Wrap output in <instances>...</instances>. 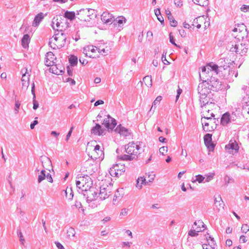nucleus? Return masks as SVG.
I'll use <instances>...</instances> for the list:
<instances>
[{
    "label": "nucleus",
    "instance_id": "c9c22d12",
    "mask_svg": "<svg viewBox=\"0 0 249 249\" xmlns=\"http://www.w3.org/2000/svg\"><path fill=\"white\" fill-rule=\"evenodd\" d=\"M64 193L68 199L71 200L72 199L73 193L72 188H66V189L64 190Z\"/></svg>",
    "mask_w": 249,
    "mask_h": 249
},
{
    "label": "nucleus",
    "instance_id": "c03bdc74",
    "mask_svg": "<svg viewBox=\"0 0 249 249\" xmlns=\"http://www.w3.org/2000/svg\"><path fill=\"white\" fill-rule=\"evenodd\" d=\"M161 99L162 97L160 96H159L156 98V99L155 100V101L153 102L152 104V106L150 108V111H151L153 110V108L154 107V109L156 108L157 105L159 104Z\"/></svg>",
    "mask_w": 249,
    "mask_h": 249
},
{
    "label": "nucleus",
    "instance_id": "1a4fd4ad",
    "mask_svg": "<svg viewBox=\"0 0 249 249\" xmlns=\"http://www.w3.org/2000/svg\"><path fill=\"white\" fill-rule=\"evenodd\" d=\"M206 81V85L209 87L212 91H216L221 88V83L215 77L211 76Z\"/></svg>",
    "mask_w": 249,
    "mask_h": 249
},
{
    "label": "nucleus",
    "instance_id": "2f4dec72",
    "mask_svg": "<svg viewBox=\"0 0 249 249\" xmlns=\"http://www.w3.org/2000/svg\"><path fill=\"white\" fill-rule=\"evenodd\" d=\"M165 13L167 15L169 20L170 22L171 25L173 27H176L177 26L178 22L172 16L170 10L168 9L166 10Z\"/></svg>",
    "mask_w": 249,
    "mask_h": 249
},
{
    "label": "nucleus",
    "instance_id": "e433bc0d",
    "mask_svg": "<svg viewBox=\"0 0 249 249\" xmlns=\"http://www.w3.org/2000/svg\"><path fill=\"white\" fill-rule=\"evenodd\" d=\"M75 231L74 229L71 227L69 228L67 232V237L71 240H73L75 238Z\"/></svg>",
    "mask_w": 249,
    "mask_h": 249
},
{
    "label": "nucleus",
    "instance_id": "f704fd0d",
    "mask_svg": "<svg viewBox=\"0 0 249 249\" xmlns=\"http://www.w3.org/2000/svg\"><path fill=\"white\" fill-rule=\"evenodd\" d=\"M214 204L218 211H219L221 208H224V204L221 197L220 196L215 198Z\"/></svg>",
    "mask_w": 249,
    "mask_h": 249
},
{
    "label": "nucleus",
    "instance_id": "13d9d810",
    "mask_svg": "<svg viewBox=\"0 0 249 249\" xmlns=\"http://www.w3.org/2000/svg\"><path fill=\"white\" fill-rule=\"evenodd\" d=\"M167 150L168 148L167 146H162L160 148L159 151L162 155H164L167 153Z\"/></svg>",
    "mask_w": 249,
    "mask_h": 249
},
{
    "label": "nucleus",
    "instance_id": "ea45409f",
    "mask_svg": "<svg viewBox=\"0 0 249 249\" xmlns=\"http://www.w3.org/2000/svg\"><path fill=\"white\" fill-rule=\"evenodd\" d=\"M207 242L208 243V246H209L211 248V249H215L216 247V243L213 240V238H212L211 236H209V238H207Z\"/></svg>",
    "mask_w": 249,
    "mask_h": 249
},
{
    "label": "nucleus",
    "instance_id": "20e7f679",
    "mask_svg": "<svg viewBox=\"0 0 249 249\" xmlns=\"http://www.w3.org/2000/svg\"><path fill=\"white\" fill-rule=\"evenodd\" d=\"M96 14L94 9H81L77 11V18L81 21H90L91 19H94Z\"/></svg>",
    "mask_w": 249,
    "mask_h": 249
},
{
    "label": "nucleus",
    "instance_id": "6e6552de",
    "mask_svg": "<svg viewBox=\"0 0 249 249\" xmlns=\"http://www.w3.org/2000/svg\"><path fill=\"white\" fill-rule=\"evenodd\" d=\"M99 189L97 188H89L82 190L83 194L86 198L87 201H93L98 197Z\"/></svg>",
    "mask_w": 249,
    "mask_h": 249
},
{
    "label": "nucleus",
    "instance_id": "412c9836",
    "mask_svg": "<svg viewBox=\"0 0 249 249\" xmlns=\"http://www.w3.org/2000/svg\"><path fill=\"white\" fill-rule=\"evenodd\" d=\"M77 178L81 180L82 187H91L92 183L89 176L86 175V176L79 177Z\"/></svg>",
    "mask_w": 249,
    "mask_h": 249
},
{
    "label": "nucleus",
    "instance_id": "774afa93",
    "mask_svg": "<svg viewBox=\"0 0 249 249\" xmlns=\"http://www.w3.org/2000/svg\"><path fill=\"white\" fill-rule=\"evenodd\" d=\"M248 9H249V5H243L241 7V10L242 11H243V12L247 11Z\"/></svg>",
    "mask_w": 249,
    "mask_h": 249
},
{
    "label": "nucleus",
    "instance_id": "4be33fe9",
    "mask_svg": "<svg viewBox=\"0 0 249 249\" xmlns=\"http://www.w3.org/2000/svg\"><path fill=\"white\" fill-rule=\"evenodd\" d=\"M205 67L208 68L207 69L208 74H213V71H214L215 74H217L219 72L218 66L213 63L208 64L205 66Z\"/></svg>",
    "mask_w": 249,
    "mask_h": 249
},
{
    "label": "nucleus",
    "instance_id": "72a5a7b5",
    "mask_svg": "<svg viewBox=\"0 0 249 249\" xmlns=\"http://www.w3.org/2000/svg\"><path fill=\"white\" fill-rule=\"evenodd\" d=\"M30 40V36L28 34L24 35L21 39V45L24 49L29 46V43Z\"/></svg>",
    "mask_w": 249,
    "mask_h": 249
},
{
    "label": "nucleus",
    "instance_id": "f03ea898",
    "mask_svg": "<svg viewBox=\"0 0 249 249\" xmlns=\"http://www.w3.org/2000/svg\"><path fill=\"white\" fill-rule=\"evenodd\" d=\"M52 26L53 30L65 32L70 26V22L66 18L63 17V16L57 15L52 20Z\"/></svg>",
    "mask_w": 249,
    "mask_h": 249
},
{
    "label": "nucleus",
    "instance_id": "ddd939ff",
    "mask_svg": "<svg viewBox=\"0 0 249 249\" xmlns=\"http://www.w3.org/2000/svg\"><path fill=\"white\" fill-rule=\"evenodd\" d=\"M124 194V188H118L115 192L112 200V205H118L123 197Z\"/></svg>",
    "mask_w": 249,
    "mask_h": 249
},
{
    "label": "nucleus",
    "instance_id": "49530a36",
    "mask_svg": "<svg viewBox=\"0 0 249 249\" xmlns=\"http://www.w3.org/2000/svg\"><path fill=\"white\" fill-rule=\"evenodd\" d=\"M56 58L55 57L54 55L51 52H48V63L51 61H53V62H55Z\"/></svg>",
    "mask_w": 249,
    "mask_h": 249
},
{
    "label": "nucleus",
    "instance_id": "4c0bfd02",
    "mask_svg": "<svg viewBox=\"0 0 249 249\" xmlns=\"http://www.w3.org/2000/svg\"><path fill=\"white\" fill-rule=\"evenodd\" d=\"M75 17V14L74 12L66 11L65 12L64 15L63 17H65L67 19V20L71 21L73 20Z\"/></svg>",
    "mask_w": 249,
    "mask_h": 249
},
{
    "label": "nucleus",
    "instance_id": "bf43d9fd",
    "mask_svg": "<svg viewBox=\"0 0 249 249\" xmlns=\"http://www.w3.org/2000/svg\"><path fill=\"white\" fill-rule=\"evenodd\" d=\"M169 40H170V42L172 44H173L174 45L177 46V47H178L177 44L175 43V40H174V36H173L172 35V33H170L169 34Z\"/></svg>",
    "mask_w": 249,
    "mask_h": 249
},
{
    "label": "nucleus",
    "instance_id": "0eeeda50",
    "mask_svg": "<svg viewBox=\"0 0 249 249\" xmlns=\"http://www.w3.org/2000/svg\"><path fill=\"white\" fill-rule=\"evenodd\" d=\"M155 175L153 173L146 174L145 177H140L137 180L136 187H142L144 186L150 185V183L152 182L155 178Z\"/></svg>",
    "mask_w": 249,
    "mask_h": 249
},
{
    "label": "nucleus",
    "instance_id": "aec40b11",
    "mask_svg": "<svg viewBox=\"0 0 249 249\" xmlns=\"http://www.w3.org/2000/svg\"><path fill=\"white\" fill-rule=\"evenodd\" d=\"M212 134L209 133L206 134L204 137V141L205 145L208 149L213 150L214 147V145L212 142Z\"/></svg>",
    "mask_w": 249,
    "mask_h": 249
},
{
    "label": "nucleus",
    "instance_id": "8fccbe9b",
    "mask_svg": "<svg viewBox=\"0 0 249 249\" xmlns=\"http://www.w3.org/2000/svg\"><path fill=\"white\" fill-rule=\"evenodd\" d=\"M20 106V102L19 100H15V106L14 108L15 114L18 113V110Z\"/></svg>",
    "mask_w": 249,
    "mask_h": 249
},
{
    "label": "nucleus",
    "instance_id": "a19ab883",
    "mask_svg": "<svg viewBox=\"0 0 249 249\" xmlns=\"http://www.w3.org/2000/svg\"><path fill=\"white\" fill-rule=\"evenodd\" d=\"M143 81L145 83L147 87H151L152 86V77L151 76H146L143 78Z\"/></svg>",
    "mask_w": 249,
    "mask_h": 249
},
{
    "label": "nucleus",
    "instance_id": "f8f14e48",
    "mask_svg": "<svg viewBox=\"0 0 249 249\" xmlns=\"http://www.w3.org/2000/svg\"><path fill=\"white\" fill-rule=\"evenodd\" d=\"M125 168L124 165L119 166L118 164L113 165L110 168L109 173L112 177H118L121 176L123 173L124 172Z\"/></svg>",
    "mask_w": 249,
    "mask_h": 249
},
{
    "label": "nucleus",
    "instance_id": "e2e57ef3",
    "mask_svg": "<svg viewBox=\"0 0 249 249\" xmlns=\"http://www.w3.org/2000/svg\"><path fill=\"white\" fill-rule=\"evenodd\" d=\"M18 235L20 238V241L21 242V244H23L24 242V239L23 238V237L21 232L19 231V232H18Z\"/></svg>",
    "mask_w": 249,
    "mask_h": 249
},
{
    "label": "nucleus",
    "instance_id": "69168bd1",
    "mask_svg": "<svg viewBox=\"0 0 249 249\" xmlns=\"http://www.w3.org/2000/svg\"><path fill=\"white\" fill-rule=\"evenodd\" d=\"M161 60L164 64L167 65V64H169V62L166 59L165 54V55H164L163 54H162V57H161Z\"/></svg>",
    "mask_w": 249,
    "mask_h": 249
},
{
    "label": "nucleus",
    "instance_id": "338daca9",
    "mask_svg": "<svg viewBox=\"0 0 249 249\" xmlns=\"http://www.w3.org/2000/svg\"><path fill=\"white\" fill-rule=\"evenodd\" d=\"M55 244L58 249H64L63 246L58 242H55Z\"/></svg>",
    "mask_w": 249,
    "mask_h": 249
},
{
    "label": "nucleus",
    "instance_id": "39448f33",
    "mask_svg": "<svg viewBox=\"0 0 249 249\" xmlns=\"http://www.w3.org/2000/svg\"><path fill=\"white\" fill-rule=\"evenodd\" d=\"M67 34H68L67 33L58 32V33L55 34L54 36L50 39L49 45L52 47V43L54 41V44L57 48L64 47L67 42Z\"/></svg>",
    "mask_w": 249,
    "mask_h": 249
},
{
    "label": "nucleus",
    "instance_id": "09e8293b",
    "mask_svg": "<svg viewBox=\"0 0 249 249\" xmlns=\"http://www.w3.org/2000/svg\"><path fill=\"white\" fill-rule=\"evenodd\" d=\"M74 207L77 208V209H81L82 212L84 213L85 212L84 209H83L82 207V204L80 202L76 201L75 204L72 206V209L74 208Z\"/></svg>",
    "mask_w": 249,
    "mask_h": 249
},
{
    "label": "nucleus",
    "instance_id": "9d476101",
    "mask_svg": "<svg viewBox=\"0 0 249 249\" xmlns=\"http://www.w3.org/2000/svg\"><path fill=\"white\" fill-rule=\"evenodd\" d=\"M206 84V81L202 82L198 86V93L201 99L205 98L204 96L211 95L210 94L212 90L210 89L209 87H208Z\"/></svg>",
    "mask_w": 249,
    "mask_h": 249
},
{
    "label": "nucleus",
    "instance_id": "a18cd8bd",
    "mask_svg": "<svg viewBox=\"0 0 249 249\" xmlns=\"http://www.w3.org/2000/svg\"><path fill=\"white\" fill-rule=\"evenodd\" d=\"M69 62L71 66H76L77 64V57L74 55H71L69 58Z\"/></svg>",
    "mask_w": 249,
    "mask_h": 249
},
{
    "label": "nucleus",
    "instance_id": "052dcab7",
    "mask_svg": "<svg viewBox=\"0 0 249 249\" xmlns=\"http://www.w3.org/2000/svg\"><path fill=\"white\" fill-rule=\"evenodd\" d=\"M65 81L66 82H70L71 85H74L75 84V80L74 79H72L71 78H66L65 79Z\"/></svg>",
    "mask_w": 249,
    "mask_h": 249
},
{
    "label": "nucleus",
    "instance_id": "4d7b16f0",
    "mask_svg": "<svg viewBox=\"0 0 249 249\" xmlns=\"http://www.w3.org/2000/svg\"><path fill=\"white\" fill-rule=\"evenodd\" d=\"M241 230L243 232L247 233L249 231V226L247 224H243Z\"/></svg>",
    "mask_w": 249,
    "mask_h": 249
},
{
    "label": "nucleus",
    "instance_id": "c85d7f7f",
    "mask_svg": "<svg viewBox=\"0 0 249 249\" xmlns=\"http://www.w3.org/2000/svg\"><path fill=\"white\" fill-rule=\"evenodd\" d=\"M93 151L94 153V157L95 159H103L104 157V153L99 145H96L95 146Z\"/></svg>",
    "mask_w": 249,
    "mask_h": 249
},
{
    "label": "nucleus",
    "instance_id": "a878e982",
    "mask_svg": "<svg viewBox=\"0 0 249 249\" xmlns=\"http://www.w3.org/2000/svg\"><path fill=\"white\" fill-rule=\"evenodd\" d=\"M207 69L205 66L202 67L201 73H199L200 79L202 82L207 81V79L210 78L211 76H213L212 74H208Z\"/></svg>",
    "mask_w": 249,
    "mask_h": 249
},
{
    "label": "nucleus",
    "instance_id": "4468645a",
    "mask_svg": "<svg viewBox=\"0 0 249 249\" xmlns=\"http://www.w3.org/2000/svg\"><path fill=\"white\" fill-rule=\"evenodd\" d=\"M236 119L235 114H230L229 112L224 113L221 118V123L223 125H226L229 123L234 121Z\"/></svg>",
    "mask_w": 249,
    "mask_h": 249
},
{
    "label": "nucleus",
    "instance_id": "423d86ee",
    "mask_svg": "<svg viewBox=\"0 0 249 249\" xmlns=\"http://www.w3.org/2000/svg\"><path fill=\"white\" fill-rule=\"evenodd\" d=\"M20 73L22 74V77L21 79L22 83V89L26 91L29 86L31 69L28 70L27 68H23L21 70Z\"/></svg>",
    "mask_w": 249,
    "mask_h": 249
},
{
    "label": "nucleus",
    "instance_id": "bb28decb",
    "mask_svg": "<svg viewBox=\"0 0 249 249\" xmlns=\"http://www.w3.org/2000/svg\"><path fill=\"white\" fill-rule=\"evenodd\" d=\"M98 196L102 200L107 198L110 195V191L107 190V188H99Z\"/></svg>",
    "mask_w": 249,
    "mask_h": 249
},
{
    "label": "nucleus",
    "instance_id": "cd10ccee",
    "mask_svg": "<svg viewBox=\"0 0 249 249\" xmlns=\"http://www.w3.org/2000/svg\"><path fill=\"white\" fill-rule=\"evenodd\" d=\"M205 98L201 99L199 96L200 106H213L214 105L210 101L211 95L204 96Z\"/></svg>",
    "mask_w": 249,
    "mask_h": 249
},
{
    "label": "nucleus",
    "instance_id": "7ed1b4c3",
    "mask_svg": "<svg viewBox=\"0 0 249 249\" xmlns=\"http://www.w3.org/2000/svg\"><path fill=\"white\" fill-rule=\"evenodd\" d=\"M247 36L246 38L242 37V41L235 45H232L230 51L231 52H235L241 56L245 55L247 53L249 47V39Z\"/></svg>",
    "mask_w": 249,
    "mask_h": 249
},
{
    "label": "nucleus",
    "instance_id": "f3484780",
    "mask_svg": "<svg viewBox=\"0 0 249 249\" xmlns=\"http://www.w3.org/2000/svg\"><path fill=\"white\" fill-rule=\"evenodd\" d=\"M212 106H201V107L202 108V111H201V118H204V119H207V120H212V117H214V115L213 112L211 113V116H209L208 115H207V113H210V111H211L210 110V108Z\"/></svg>",
    "mask_w": 249,
    "mask_h": 249
},
{
    "label": "nucleus",
    "instance_id": "0e129e2a",
    "mask_svg": "<svg viewBox=\"0 0 249 249\" xmlns=\"http://www.w3.org/2000/svg\"><path fill=\"white\" fill-rule=\"evenodd\" d=\"M175 4L178 7H180L182 5L181 0H174Z\"/></svg>",
    "mask_w": 249,
    "mask_h": 249
},
{
    "label": "nucleus",
    "instance_id": "6ab92c4d",
    "mask_svg": "<svg viewBox=\"0 0 249 249\" xmlns=\"http://www.w3.org/2000/svg\"><path fill=\"white\" fill-rule=\"evenodd\" d=\"M50 67L49 68V71L50 72H52V73L56 74V75H59L60 74L62 71L60 70V69L58 68L56 65V62H53V61H51V62H49V63H48V67Z\"/></svg>",
    "mask_w": 249,
    "mask_h": 249
},
{
    "label": "nucleus",
    "instance_id": "9b49d317",
    "mask_svg": "<svg viewBox=\"0 0 249 249\" xmlns=\"http://www.w3.org/2000/svg\"><path fill=\"white\" fill-rule=\"evenodd\" d=\"M214 176V174L213 173L205 175L204 177L201 175H198L192 178V181L193 183L198 182L199 183L208 182L213 179Z\"/></svg>",
    "mask_w": 249,
    "mask_h": 249
},
{
    "label": "nucleus",
    "instance_id": "393cba45",
    "mask_svg": "<svg viewBox=\"0 0 249 249\" xmlns=\"http://www.w3.org/2000/svg\"><path fill=\"white\" fill-rule=\"evenodd\" d=\"M226 148L229 150V153L233 155L238 152L239 146L237 143L232 142L226 145Z\"/></svg>",
    "mask_w": 249,
    "mask_h": 249
},
{
    "label": "nucleus",
    "instance_id": "7c9ffc66",
    "mask_svg": "<svg viewBox=\"0 0 249 249\" xmlns=\"http://www.w3.org/2000/svg\"><path fill=\"white\" fill-rule=\"evenodd\" d=\"M126 21V18L123 16H119L116 19L113 18V22L114 25L118 24L119 27H122Z\"/></svg>",
    "mask_w": 249,
    "mask_h": 249
},
{
    "label": "nucleus",
    "instance_id": "2eb2a0df",
    "mask_svg": "<svg viewBox=\"0 0 249 249\" xmlns=\"http://www.w3.org/2000/svg\"><path fill=\"white\" fill-rule=\"evenodd\" d=\"M223 71L224 76L226 79L231 80L233 76L236 78L238 75L237 72L234 70L231 69L229 66H227L226 69H223Z\"/></svg>",
    "mask_w": 249,
    "mask_h": 249
},
{
    "label": "nucleus",
    "instance_id": "6e6d98bb",
    "mask_svg": "<svg viewBox=\"0 0 249 249\" xmlns=\"http://www.w3.org/2000/svg\"><path fill=\"white\" fill-rule=\"evenodd\" d=\"M194 225L195 226L198 225L197 227H201L200 226H202V228H204L205 225L204 224L203 221L201 220H198L197 222L196 221L194 222Z\"/></svg>",
    "mask_w": 249,
    "mask_h": 249
},
{
    "label": "nucleus",
    "instance_id": "a211bd4d",
    "mask_svg": "<svg viewBox=\"0 0 249 249\" xmlns=\"http://www.w3.org/2000/svg\"><path fill=\"white\" fill-rule=\"evenodd\" d=\"M106 130L103 128L101 125L96 124L95 126L93 127L91 129V133L95 135L102 136L106 134Z\"/></svg>",
    "mask_w": 249,
    "mask_h": 249
},
{
    "label": "nucleus",
    "instance_id": "864d4df0",
    "mask_svg": "<svg viewBox=\"0 0 249 249\" xmlns=\"http://www.w3.org/2000/svg\"><path fill=\"white\" fill-rule=\"evenodd\" d=\"M188 234L192 237L197 236L198 235V232L196 231V230L191 229L188 232Z\"/></svg>",
    "mask_w": 249,
    "mask_h": 249
},
{
    "label": "nucleus",
    "instance_id": "473e14b6",
    "mask_svg": "<svg viewBox=\"0 0 249 249\" xmlns=\"http://www.w3.org/2000/svg\"><path fill=\"white\" fill-rule=\"evenodd\" d=\"M32 89L31 91L33 95V109L36 110L38 107V102L36 100V94H35V85L34 82H33L32 85Z\"/></svg>",
    "mask_w": 249,
    "mask_h": 249
},
{
    "label": "nucleus",
    "instance_id": "f257e3e1",
    "mask_svg": "<svg viewBox=\"0 0 249 249\" xmlns=\"http://www.w3.org/2000/svg\"><path fill=\"white\" fill-rule=\"evenodd\" d=\"M141 147L138 143L129 142L125 145V150L127 155L118 156L119 159L123 160H132L137 158L140 154Z\"/></svg>",
    "mask_w": 249,
    "mask_h": 249
},
{
    "label": "nucleus",
    "instance_id": "de8ad7c7",
    "mask_svg": "<svg viewBox=\"0 0 249 249\" xmlns=\"http://www.w3.org/2000/svg\"><path fill=\"white\" fill-rule=\"evenodd\" d=\"M45 172L46 171L45 170H42L41 171L40 175H38V182H40L41 181L44 180L45 178Z\"/></svg>",
    "mask_w": 249,
    "mask_h": 249
},
{
    "label": "nucleus",
    "instance_id": "603ef678",
    "mask_svg": "<svg viewBox=\"0 0 249 249\" xmlns=\"http://www.w3.org/2000/svg\"><path fill=\"white\" fill-rule=\"evenodd\" d=\"M128 209L126 208H123L120 212V216H124L128 214Z\"/></svg>",
    "mask_w": 249,
    "mask_h": 249
},
{
    "label": "nucleus",
    "instance_id": "37998d69",
    "mask_svg": "<svg viewBox=\"0 0 249 249\" xmlns=\"http://www.w3.org/2000/svg\"><path fill=\"white\" fill-rule=\"evenodd\" d=\"M99 52L101 53L102 54L104 55H106L108 54L109 53L110 49L107 47L106 48H102L101 46H99Z\"/></svg>",
    "mask_w": 249,
    "mask_h": 249
},
{
    "label": "nucleus",
    "instance_id": "c756f323",
    "mask_svg": "<svg viewBox=\"0 0 249 249\" xmlns=\"http://www.w3.org/2000/svg\"><path fill=\"white\" fill-rule=\"evenodd\" d=\"M115 131L124 137H126L129 134L128 130L126 128L122 126L121 124L116 127L115 129Z\"/></svg>",
    "mask_w": 249,
    "mask_h": 249
},
{
    "label": "nucleus",
    "instance_id": "5701e85b",
    "mask_svg": "<svg viewBox=\"0 0 249 249\" xmlns=\"http://www.w3.org/2000/svg\"><path fill=\"white\" fill-rule=\"evenodd\" d=\"M113 16L108 12H103L101 15V20L105 23H112L113 22Z\"/></svg>",
    "mask_w": 249,
    "mask_h": 249
},
{
    "label": "nucleus",
    "instance_id": "3c124183",
    "mask_svg": "<svg viewBox=\"0 0 249 249\" xmlns=\"http://www.w3.org/2000/svg\"><path fill=\"white\" fill-rule=\"evenodd\" d=\"M87 202L89 203V206L92 209L97 207L99 205L98 202L95 201V200L93 201H89Z\"/></svg>",
    "mask_w": 249,
    "mask_h": 249
},
{
    "label": "nucleus",
    "instance_id": "680f3d73",
    "mask_svg": "<svg viewBox=\"0 0 249 249\" xmlns=\"http://www.w3.org/2000/svg\"><path fill=\"white\" fill-rule=\"evenodd\" d=\"M73 128V127H71V128L70 130H69V132L68 133V134L66 136V141H68L69 140V139L71 135Z\"/></svg>",
    "mask_w": 249,
    "mask_h": 249
},
{
    "label": "nucleus",
    "instance_id": "58836bf2",
    "mask_svg": "<svg viewBox=\"0 0 249 249\" xmlns=\"http://www.w3.org/2000/svg\"><path fill=\"white\" fill-rule=\"evenodd\" d=\"M206 119H204V118H201V123L202 125L203 126V130L206 131H211V129L209 128V121L207 120V121H206Z\"/></svg>",
    "mask_w": 249,
    "mask_h": 249
},
{
    "label": "nucleus",
    "instance_id": "b1692460",
    "mask_svg": "<svg viewBox=\"0 0 249 249\" xmlns=\"http://www.w3.org/2000/svg\"><path fill=\"white\" fill-rule=\"evenodd\" d=\"M47 15V13H39L35 17L34 20L32 23V26L34 27L38 26L40 22L42 20L44 17Z\"/></svg>",
    "mask_w": 249,
    "mask_h": 249
},
{
    "label": "nucleus",
    "instance_id": "dca6fc26",
    "mask_svg": "<svg viewBox=\"0 0 249 249\" xmlns=\"http://www.w3.org/2000/svg\"><path fill=\"white\" fill-rule=\"evenodd\" d=\"M107 129H113L116 125V120L109 115L105 118L102 123Z\"/></svg>",
    "mask_w": 249,
    "mask_h": 249
},
{
    "label": "nucleus",
    "instance_id": "79ce46f5",
    "mask_svg": "<svg viewBox=\"0 0 249 249\" xmlns=\"http://www.w3.org/2000/svg\"><path fill=\"white\" fill-rule=\"evenodd\" d=\"M194 2L201 6H205L208 5V0H192Z\"/></svg>",
    "mask_w": 249,
    "mask_h": 249
},
{
    "label": "nucleus",
    "instance_id": "5fc2aeb1",
    "mask_svg": "<svg viewBox=\"0 0 249 249\" xmlns=\"http://www.w3.org/2000/svg\"><path fill=\"white\" fill-rule=\"evenodd\" d=\"M89 50L92 52H95V50L93 48V46H88V47L84 48V50H83L84 53H85L86 55H87L86 52L87 51H89Z\"/></svg>",
    "mask_w": 249,
    "mask_h": 249
}]
</instances>
